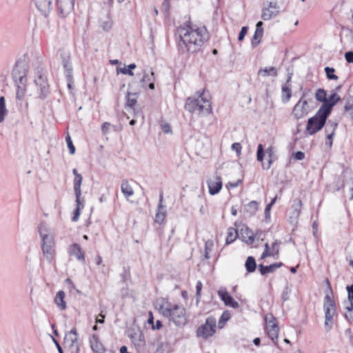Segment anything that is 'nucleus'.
<instances>
[{
    "mask_svg": "<svg viewBox=\"0 0 353 353\" xmlns=\"http://www.w3.org/2000/svg\"><path fill=\"white\" fill-rule=\"evenodd\" d=\"M114 128V126L109 122H105L101 125V131L103 134L106 135L110 132L111 128Z\"/></svg>",
    "mask_w": 353,
    "mask_h": 353,
    "instance_id": "nucleus-47",
    "label": "nucleus"
},
{
    "mask_svg": "<svg viewBox=\"0 0 353 353\" xmlns=\"http://www.w3.org/2000/svg\"><path fill=\"white\" fill-rule=\"evenodd\" d=\"M259 208V203L256 201H252L244 207V211L250 216L256 214Z\"/></svg>",
    "mask_w": 353,
    "mask_h": 353,
    "instance_id": "nucleus-30",
    "label": "nucleus"
},
{
    "mask_svg": "<svg viewBox=\"0 0 353 353\" xmlns=\"http://www.w3.org/2000/svg\"><path fill=\"white\" fill-rule=\"evenodd\" d=\"M209 188V193L211 195H214L219 192L222 188V180L219 176H215L213 179L208 181Z\"/></svg>",
    "mask_w": 353,
    "mask_h": 353,
    "instance_id": "nucleus-18",
    "label": "nucleus"
},
{
    "mask_svg": "<svg viewBox=\"0 0 353 353\" xmlns=\"http://www.w3.org/2000/svg\"><path fill=\"white\" fill-rule=\"evenodd\" d=\"M57 6L59 14L65 17L73 10L74 0H57Z\"/></svg>",
    "mask_w": 353,
    "mask_h": 353,
    "instance_id": "nucleus-14",
    "label": "nucleus"
},
{
    "mask_svg": "<svg viewBox=\"0 0 353 353\" xmlns=\"http://www.w3.org/2000/svg\"><path fill=\"white\" fill-rule=\"evenodd\" d=\"M327 92L324 89L319 88L315 94V98L318 101L322 102L324 103L325 101L327 99Z\"/></svg>",
    "mask_w": 353,
    "mask_h": 353,
    "instance_id": "nucleus-40",
    "label": "nucleus"
},
{
    "mask_svg": "<svg viewBox=\"0 0 353 353\" xmlns=\"http://www.w3.org/2000/svg\"><path fill=\"white\" fill-rule=\"evenodd\" d=\"M90 343L92 350L94 353H104L105 349L102 343L99 341V337L93 334L90 339Z\"/></svg>",
    "mask_w": 353,
    "mask_h": 353,
    "instance_id": "nucleus-23",
    "label": "nucleus"
},
{
    "mask_svg": "<svg viewBox=\"0 0 353 353\" xmlns=\"http://www.w3.org/2000/svg\"><path fill=\"white\" fill-rule=\"evenodd\" d=\"M290 290L288 286H285L282 293V299L283 301H286L290 299Z\"/></svg>",
    "mask_w": 353,
    "mask_h": 353,
    "instance_id": "nucleus-50",
    "label": "nucleus"
},
{
    "mask_svg": "<svg viewBox=\"0 0 353 353\" xmlns=\"http://www.w3.org/2000/svg\"><path fill=\"white\" fill-rule=\"evenodd\" d=\"M80 216V210L79 208H77L74 212V216L72 217L73 221H77Z\"/></svg>",
    "mask_w": 353,
    "mask_h": 353,
    "instance_id": "nucleus-60",
    "label": "nucleus"
},
{
    "mask_svg": "<svg viewBox=\"0 0 353 353\" xmlns=\"http://www.w3.org/2000/svg\"><path fill=\"white\" fill-rule=\"evenodd\" d=\"M166 217V210L163 205V194H160L158 210L155 215V222L161 224Z\"/></svg>",
    "mask_w": 353,
    "mask_h": 353,
    "instance_id": "nucleus-21",
    "label": "nucleus"
},
{
    "mask_svg": "<svg viewBox=\"0 0 353 353\" xmlns=\"http://www.w3.org/2000/svg\"><path fill=\"white\" fill-rule=\"evenodd\" d=\"M272 207V206L270 204H268L265 207V216L266 219L270 218V210H271Z\"/></svg>",
    "mask_w": 353,
    "mask_h": 353,
    "instance_id": "nucleus-63",
    "label": "nucleus"
},
{
    "mask_svg": "<svg viewBox=\"0 0 353 353\" xmlns=\"http://www.w3.org/2000/svg\"><path fill=\"white\" fill-rule=\"evenodd\" d=\"M337 127V123L329 121L325 128V132L327 133L326 144L332 146V138L334 135V131Z\"/></svg>",
    "mask_w": 353,
    "mask_h": 353,
    "instance_id": "nucleus-26",
    "label": "nucleus"
},
{
    "mask_svg": "<svg viewBox=\"0 0 353 353\" xmlns=\"http://www.w3.org/2000/svg\"><path fill=\"white\" fill-rule=\"evenodd\" d=\"M63 345L70 353H79V345L78 343V334L76 328L68 332L64 338Z\"/></svg>",
    "mask_w": 353,
    "mask_h": 353,
    "instance_id": "nucleus-8",
    "label": "nucleus"
},
{
    "mask_svg": "<svg viewBox=\"0 0 353 353\" xmlns=\"http://www.w3.org/2000/svg\"><path fill=\"white\" fill-rule=\"evenodd\" d=\"M347 291L348 293V299L350 301H353V284L347 286Z\"/></svg>",
    "mask_w": 353,
    "mask_h": 353,
    "instance_id": "nucleus-57",
    "label": "nucleus"
},
{
    "mask_svg": "<svg viewBox=\"0 0 353 353\" xmlns=\"http://www.w3.org/2000/svg\"><path fill=\"white\" fill-rule=\"evenodd\" d=\"M34 82L37 88L38 98L41 100L45 99L50 92V85L46 75L41 71H39L37 73Z\"/></svg>",
    "mask_w": 353,
    "mask_h": 353,
    "instance_id": "nucleus-7",
    "label": "nucleus"
},
{
    "mask_svg": "<svg viewBox=\"0 0 353 353\" xmlns=\"http://www.w3.org/2000/svg\"><path fill=\"white\" fill-rule=\"evenodd\" d=\"M341 101V97L336 93H332L324 103L321 105L320 109L326 112L327 114H330L333 107Z\"/></svg>",
    "mask_w": 353,
    "mask_h": 353,
    "instance_id": "nucleus-15",
    "label": "nucleus"
},
{
    "mask_svg": "<svg viewBox=\"0 0 353 353\" xmlns=\"http://www.w3.org/2000/svg\"><path fill=\"white\" fill-rule=\"evenodd\" d=\"M186 110L198 115H208L212 111L211 103L206 99L204 94L197 97H188L185 105Z\"/></svg>",
    "mask_w": 353,
    "mask_h": 353,
    "instance_id": "nucleus-3",
    "label": "nucleus"
},
{
    "mask_svg": "<svg viewBox=\"0 0 353 353\" xmlns=\"http://www.w3.org/2000/svg\"><path fill=\"white\" fill-rule=\"evenodd\" d=\"M308 112V101L300 99L294 105L292 114L295 119L299 120L307 115Z\"/></svg>",
    "mask_w": 353,
    "mask_h": 353,
    "instance_id": "nucleus-13",
    "label": "nucleus"
},
{
    "mask_svg": "<svg viewBox=\"0 0 353 353\" xmlns=\"http://www.w3.org/2000/svg\"><path fill=\"white\" fill-rule=\"evenodd\" d=\"M39 232L42 240L43 256L48 262H51L54 254L53 237L49 234L46 224L44 223L40 224Z\"/></svg>",
    "mask_w": 353,
    "mask_h": 353,
    "instance_id": "nucleus-4",
    "label": "nucleus"
},
{
    "mask_svg": "<svg viewBox=\"0 0 353 353\" xmlns=\"http://www.w3.org/2000/svg\"><path fill=\"white\" fill-rule=\"evenodd\" d=\"M283 265V263H276L270 265H263L262 264L259 265V270L261 275H265L268 273L274 272L277 268H281Z\"/></svg>",
    "mask_w": 353,
    "mask_h": 353,
    "instance_id": "nucleus-24",
    "label": "nucleus"
},
{
    "mask_svg": "<svg viewBox=\"0 0 353 353\" xmlns=\"http://www.w3.org/2000/svg\"><path fill=\"white\" fill-rule=\"evenodd\" d=\"M160 125L165 134L172 133V128L169 123L162 121Z\"/></svg>",
    "mask_w": 353,
    "mask_h": 353,
    "instance_id": "nucleus-48",
    "label": "nucleus"
},
{
    "mask_svg": "<svg viewBox=\"0 0 353 353\" xmlns=\"http://www.w3.org/2000/svg\"><path fill=\"white\" fill-rule=\"evenodd\" d=\"M248 27L247 26H243L242 27L239 34V37H238V40L239 41H243L245 36L246 35L247 32H248Z\"/></svg>",
    "mask_w": 353,
    "mask_h": 353,
    "instance_id": "nucleus-51",
    "label": "nucleus"
},
{
    "mask_svg": "<svg viewBox=\"0 0 353 353\" xmlns=\"http://www.w3.org/2000/svg\"><path fill=\"white\" fill-rule=\"evenodd\" d=\"M345 332L347 335H348L350 343L353 346V335L352 334L351 330L347 329Z\"/></svg>",
    "mask_w": 353,
    "mask_h": 353,
    "instance_id": "nucleus-64",
    "label": "nucleus"
},
{
    "mask_svg": "<svg viewBox=\"0 0 353 353\" xmlns=\"http://www.w3.org/2000/svg\"><path fill=\"white\" fill-rule=\"evenodd\" d=\"M137 93L128 92L126 96V105H128V107L134 109L135 105L137 103Z\"/></svg>",
    "mask_w": 353,
    "mask_h": 353,
    "instance_id": "nucleus-34",
    "label": "nucleus"
},
{
    "mask_svg": "<svg viewBox=\"0 0 353 353\" xmlns=\"http://www.w3.org/2000/svg\"><path fill=\"white\" fill-rule=\"evenodd\" d=\"M329 116L319 108L314 116L308 119L305 128L306 132L310 135H313L320 131L325 125Z\"/></svg>",
    "mask_w": 353,
    "mask_h": 353,
    "instance_id": "nucleus-5",
    "label": "nucleus"
},
{
    "mask_svg": "<svg viewBox=\"0 0 353 353\" xmlns=\"http://www.w3.org/2000/svg\"><path fill=\"white\" fill-rule=\"evenodd\" d=\"M148 76H150V74H148L145 72L143 77L141 79V82L142 83L143 86H145L146 83L148 82Z\"/></svg>",
    "mask_w": 353,
    "mask_h": 353,
    "instance_id": "nucleus-62",
    "label": "nucleus"
},
{
    "mask_svg": "<svg viewBox=\"0 0 353 353\" xmlns=\"http://www.w3.org/2000/svg\"><path fill=\"white\" fill-rule=\"evenodd\" d=\"M231 148L236 152L237 156H240L241 153V145L239 143H234L232 145Z\"/></svg>",
    "mask_w": 353,
    "mask_h": 353,
    "instance_id": "nucleus-53",
    "label": "nucleus"
},
{
    "mask_svg": "<svg viewBox=\"0 0 353 353\" xmlns=\"http://www.w3.org/2000/svg\"><path fill=\"white\" fill-rule=\"evenodd\" d=\"M263 23L262 21H259L256 26V31L259 33L263 34Z\"/></svg>",
    "mask_w": 353,
    "mask_h": 353,
    "instance_id": "nucleus-59",
    "label": "nucleus"
},
{
    "mask_svg": "<svg viewBox=\"0 0 353 353\" xmlns=\"http://www.w3.org/2000/svg\"><path fill=\"white\" fill-rule=\"evenodd\" d=\"M154 72H151L150 73V76H148V83H149L148 87L150 90L154 89Z\"/></svg>",
    "mask_w": 353,
    "mask_h": 353,
    "instance_id": "nucleus-54",
    "label": "nucleus"
},
{
    "mask_svg": "<svg viewBox=\"0 0 353 353\" xmlns=\"http://www.w3.org/2000/svg\"><path fill=\"white\" fill-rule=\"evenodd\" d=\"M323 308L325 310V324L327 325L328 322L333 320V316L336 312V305L332 296L326 294L324 299Z\"/></svg>",
    "mask_w": 353,
    "mask_h": 353,
    "instance_id": "nucleus-12",
    "label": "nucleus"
},
{
    "mask_svg": "<svg viewBox=\"0 0 353 353\" xmlns=\"http://www.w3.org/2000/svg\"><path fill=\"white\" fill-rule=\"evenodd\" d=\"M17 88L16 98L19 100H22L26 92V83H15Z\"/></svg>",
    "mask_w": 353,
    "mask_h": 353,
    "instance_id": "nucleus-36",
    "label": "nucleus"
},
{
    "mask_svg": "<svg viewBox=\"0 0 353 353\" xmlns=\"http://www.w3.org/2000/svg\"><path fill=\"white\" fill-rule=\"evenodd\" d=\"M121 189L122 193L124 194L125 198L128 199V198L134 194V191L132 187L130 185L129 183L126 180H123L121 182Z\"/></svg>",
    "mask_w": 353,
    "mask_h": 353,
    "instance_id": "nucleus-31",
    "label": "nucleus"
},
{
    "mask_svg": "<svg viewBox=\"0 0 353 353\" xmlns=\"http://www.w3.org/2000/svg\"><path fill=\"white\" fill-rule=\"evenodd\" d=\"M218 295L223 301L225 305L234 309H236L239 307V303L233 299V297L227 292L225 289L219 290L218 291Z\"/></svg>",
    "mask_w": 353,
    "mask_h": 353,
    "instance_id": "nucleus-17",
    "label": "nucleus"
},
{
    "mask_svg": "<svg viewBox=\"0 0 353 353\" xmlns=\"http://www.w3.org/2000/svg\"><path fill=\"white\" fill-rule=\"evenodd\" d=\"M279 13V7L276 1H268L263 3L261 18L264 21L270 20Z\"/></svg>",
    "mask_w": 353,
    "mask_h": 353,
    "instance_id": "nucleus-11",
    "label": "nucleus"
},
{
    "mask_svg": "<svg viewBox=\"0 0 353 353\" xmlns=\"http://www.w3.org/2000/svg\"><path fill=\"white\" fill-rule=\"evenodd\" d=\"M265 152L268 154L269 159H268V164L266 165L264 164H262V166H263V169L268 170L271 167L272 162H273V148L269 147L266 150Z\"/></svg>",
    "mask_w": 353,
    "mask_h": 353,
    "instance_id": "nucleus-41",
    "label": "nucleus"
},
{
    "mask_svg": "<svg viewBox=\"0 0 353 353\" xmlns=\"http://www.w3.org/2000/svg\"><path fill=\"white\" fill-rule=\"evenodd\" d=\"M83 181L82 176L79 174L78 175L76 174L74 179V192L76 197L81 196V186Z\"/></svg>",
    "mask_w": 353,
    "mask_h": 353,
    "instance_id": "nucleus-33",
    "label": "nucleus"
},
{
    "mask_svg": "<svg viewBox=\"0 0 353 353\" xmlns=\"http://www.w3.org/2000/svg\"><path fill=\"white\" fill-rule=\"evenodd\" d=\"M282 101L287 103L290 101L292 97L291 85L284 84L282 85Z\"/></svg>",
    "mask_w": 353,
    "mask_h": 353,
    "instance_id": "nucleus-32",
    "label": "nucleus"
},
{
    "mask_svg": "<svg viewBox=\"0 0 353 353\" xmlns=\"http://www.w3.org/2000/svg\"><path fill=\"white\" fill-rule=\"evenodd\" d=\"M129 336L138 351L143 350L145 346V341L141 331H134L133 333L130 334Z\"/></svg>",
    "mask_w": 353,
    "mask_h": 353,
    "instance_id": "nucleus-16",
    "label": "nucleus"
},
{
    "mask_svg": "<svg viewBox=\"0 0 353 353\" xmlns=\"http://www.w3.org/2000/svg\"><path fill=\"white\" fill-rule=\"evenodd\" d=\"M245 267L248 272H254L256 268L255 259L253 256H248L246 259Z\"/></svg>",
    "mask_w": 353,
    "mask_h": 353,
    "instance_id": "nucleus-35",
    "label": "nucleus"
},
{
    "mask_svg": "<svg viewBox=\"0 0 353 353\" xmlns=\"http://www.w3.org/2000/svg\"><path fill=\"white\" fill-rule=\"evenodd\" d=\"M345 58L347 63H353V51H349L345 52Z\"/></svg>",
    "mask_w": 353,
    "mask_h": 353,
    "instance_id": "nucleus-55",
    "label": "nucleus"
},
{
    "mask_svg": "<svg viewBox=\"0 0 353 353\" xmlns=\"http://www.w3.org/2000/svg\"><path fill=\"white\" fill-rule=\"evenodd\" d=\"M280 243H279L277 241H275L272 245V248H270V253H272V256H276V258L278 257V255H279V244Z\"/></svg>",
    "mask_w": 353,
    "mask_h": 353,
    "instance_id": "nucleus-44",
    "label": "nucleus"
},
{
    "mask_svg": "<svg viewBox=\"0 0 353 353\" xmlns=\"http://www.w3.org/2000/svg\"><path fill=\"white\" fill-rule=\"evenodd\" d=\"M345 110L349 112L350 117L353 120V104L347 102L345 105Z\"/></svg>",
    "mask_w": 353,
    "mask_h": 353,
    "instance_id": "nucleus-52",
    "label": "nucleus"
},
{
    "mask_svg": "<svg viewBox=\"0 0 353 353\" xmlns=\"http://www.w3.org/2000/svg\"><path fill=\"white\" fill-rule=\"evenodd\" d=\"M238 232L236 229L230 227L228 229V234L226 237V243H232L237 237Z\"/></svg>",
    "mask_w": 353,
    "mask_h": 353,
    "instance_id": "nucleus-37",
    "label": "nucleus"
},
{
    "mask_svg": "<svg viewBox=\"0 0 353 353\" xmlns=\"http://www.w3.org/2000/svg\"><path fill=\"white\" fill-rule=\"evenodd\" d=\"M215 330L216 320L212 317H209L206 319L205 324L202 325L197 329V336L207 339L214 334Z\"/></svg>",
    "mask_w": 353,
    "mask_h": 353,
    "instance_id": "nucleus-10",
    "label": "nucleus"
},
{
    "mask_svg": "<svg viewBox=\"0 0 353 353\" xmlns=\"http://www.w3.org/2000/svg\"><path fill=\"white\" fill-rule=\"evenodd\" d=\"M325 72L326 74V77L328 79L330 80H337L338 77L334 74L335 70L333 68L325 67Z\"/></svg>",
    "mask_w": 353,
    "mask_h": 353,
    "instance_id": "nucleus-42",
    "label": "nucleus"
},
{
    "mask_svg": "<svg viewBox=\"0 0 353 353\" xmlns=\"http://www.w3.org/2000/svg\"><path fill=\"white\" fill-rule=\"evenodd\" d=\"M7 114L8 110L6 107L5 97L2 96L0 97V123L4 121Z\"/></svg>",
    "mask_w": 353,
    "mask_h": 353,
    "instance_id": "nucleus-38",
    "label": "nucleus"
},
{
    "mask_svg": "<svg viewBox=\"0 0 353 353\" xmlns=\"http://www.w3.org/2000/svg\"><path fill=\"white\" fill-rule=\"evenodd\" d=\"M37 8L40 12L47 16L52 8V0H34Z\"/></svg>",
    "mask_w": 353,
    "mask_h": 353,
    "instance_id": "nucleus-20",
    "label": "nucleus"
},
{
    "mask_svg": "<svg viewBox=\"0 0 353 353\" xmlns=\"http://www.w3.org/2000/svg\"><path fill=\"white\" fill-rule=\"evenodd\" d=\"M302 201L299 199H296L294 201V203L292 206V212L291 218H294L295 219H298L300 216L301 208H302Z\"/></svg>",
    "mask_w": 353,
    "mask_h": 353,
    "instance_id": "nucleus-29",
    "label": "nucleus"
},
{
    "mask_svg": "<svg viewBox=\"0 0 353 353\" xmlns=\"http://www.w3.org/2000/svg\"><path fill=\"white\" fill-rule=\"evenodd\" d=\"M65 299V292L62 290L59 291L55 296L54 302L57 304V307L63 310L66 308V303L64 301Z\"/></svg>",
    "mask_w": 353,
    "mask_h": 353,
    "instance_id": "nucleus-28",
    "label": "nucleus"
},
{
    "mask_svg": "<svg viewBox=\"0 0 353 353\" xmlns=\"http://www.w3.org/2000/svg\"><path fill=\"white\" fill-rule=\"evenodd\" d=\"M242 181L241 180H238L236 183H231V182H229L227 183L226 185V187L228 188H236L237 187L240 183H241Z\"/></svg>",
    "mask_w": 353,
    "mask_h": 353,
    "instance_id": "nucleus-61",
    "label": "nucleus"
},
{
    "mask_svg": "<svg viewBox=\"0 0 353 353\" xmlns=\"http://www.w3.org/2000/svg\"><path fill=\"white\" fill-rule=\"evenodd\" d=\"M265 320L266 322V332L268 336L274 344H277L279 327L276 322V319L272 314H270L265 316Z\"/></svg>",
    "mask_w": 353,
    "mask_h": 353,
    "instance_id": "nucleus-9",
    "label": "nucleus"
},
{
    "mask_svg": "<svg viewBox=\"0 0 353 353\" xmlns=\"http://www.w3.org/2000/svg\"><path fill=\"white\" fill-rule=\"evenodd\" d=\"M137 67L135 63H131L130 64L128 68H117V73H122L124 74H128L130 76H133L134 72H132V70L135 69Z\"/></svg>",
    "mask_w": 353,
    "mask_h": 353,
    "instance_id": "nucleus-39",
    "label": "nucleus"
},
{
    "mask_svg": "<svg viewBox=\"0 0 353 353\" xmlns=\"http://www.w3.org/2000/svg\"><path fill=\"white\" fill-rule=\"evenodd\" d=\"M180 41L179 48L181 52L194 53L199 52L204 43L209 39L205 27L187 25L178 29Z\"/></svg>",
    "mask_w": 353,
    "mask_h": 353,
    "instance_id": "nucleus-1",
    "label": "nucleus"
},
{
    "mask_svg": "<svg viewBox=\"0 0 353 353\" xmlns=\"http://www.w3.org/2000/svg\"><path fill=\"white\" fill-rule=\"evenodd\" d=\"M257 75L261 77H267L269 76L276 77L278 75V71L277 69L273 66L261 68L259 70Z\"/></svg>",
    "mask_w": 353,
    "mask_h": 353,
    "instance_id": "nucleus-27",
    "label": "nucleus"
},
{
    "mask_svg": "<svg viewBox=\"0 0 353 353\" xmlns=\"http://www.w3.org/2000/svg\"><path fill=\"white\" fill-rule=\"evenodd\" d=\"M65 141H66L67 145L69 149L70 153L71 154H74L75 153L76 150H75L74 145H73L71 137L69 134L66 137Z\"/></svg>",
    "mask_w": 353,
    "mask_h": 353,
    "instance_id": "nucleus-45",
    "label": "nucleus"
},
{
    "mask_svg": "<svg viewBox=\"0 0 353 353\" xmlns=\"http://www.w3.org/2000/svg\"><path fill=\"white\" fill-rule=\"evenodd\" d=\"M65 77H66V79L68 81V83H67L68 88L70 90H71L72 88L73 83H74L73 76Z\"/></svg>",
    "mask_w": 353,
    "mask_h": 353,
    "instance_id": "nucleus-58",
    "label": "nucleus"
},
{
    "mask_svg": "<svg viewBox=\"0 0 353 353\" xmlns=\"http://www.w3.org/2000/svg\"><path fill=\"white\" fill-rule=\"evenodd\" d=\"M293 157L296 160L301 161V160H303L305 158V154L303 152H301V151H298V152H296L293 154Z\"/></svg>",
    "mask_w": 353,
    "mask_h": 353,
    "instance_id": "nucleus-56",
    "label": "nucleus"
},
{
    "mask_svg": "<svg viewBox=\"0 0 353 353\" xmlns=\"http://www.w3.org/2000/svg\"><path fill=\"white\" fill-rule=\"evenodd\" d=\"M69 252L71 255L74 256L77 259L83 263L85 262V254L82 251L81 246L78 243H73L70 246Z\"/></svg>",
    "mask_w": 353,
    "mask_h": 353,
    "instance_id": "nucleus-22",
    "label": "nucleus"
},
{
    "mask_svg": "<svg viewBox=\"0 0 353 353\" xmlns=\"http://www.w3.org/2000/svg\"><path fill=\"white\" fill-rule=\"evenodd\" d=\"M28 70V63L24 59L18 60L15 63L12 72L14 83H26Z\"/></svg>",
    "mask_w": 353,
    "mask_h": 353,
    "instance_id": "nucleus-6",
    "label": "nucleus"
},
{
    "mask_svg": "<svg viewBox=\"0 0 353 353\" xmlns=\"http://www.w3.org/2000/svg\"><path fill=\"white\" fill-rule=\"evenodd\" d=\"M201 290H202V283L200 281H198L196 285V301H199L201 295Z\"/></svg>",
    "mask_w": 353,
    "mask_h": 353,
    "instance_id": "nucleus-49",
    "label": "nucleus"
},
{
    "mask_svg": "<svg viewBox=\"0 0 353 353\" xmlns=\"http://www.w3.org/2000/svg\"><path fill=\"white\" fill-rule=\"evenodd\" d=\"M99 26L102 28L103 30L108 32L111 30L113 22L111 19V17L109 14H106L103 17L99 19Z\"/></svg>",
    "mask_w": 353,
    "mask_h": 353,
    "instance_id": "nucleus-25",
    "label": "nucleus"
},
{
    "mask_svg": "<svg viewBox=\"0 0 353 353\" xmlns=\"http://www.w3.org/2000/svg\"><path fill=\"white\" fill-rule=\"evenodd\" d=\"M160 311L164 316L169 318L170 321L178 327L184 326L187 323L188 316L183 306L167 303L161 306Z\"/></svg>",
    "mask_w": 353,
    "mask_h": 353,
    "instance_id": "nucleus-2",
    "label": "nucleus"
},
{
    "mask_svg": "<svg viewBox=\"0 0 353 353\" xmlns=\"http://www.w3.org/2000/svg\"><path fill=\"white\" fill-rule=\"evenodd\" d=\"M61 63L64 68V73L65 77H70L72 75V65L71 63L70 56L68 53L61 54Z\"/></svg>",
    "mask_w": 353,
    "mask_h": 353,
    "instance_id": "nucleus-19",
    "label": "nucleus"
},
{
    "mask_svg": "<svg viewBox=\"0 0 353 353\" xmlns=\"http://www.w3.org/2000/svg\"><path fill=\"white\" fill-rule=\"evenodd\" d=\"M263 34L257 32L255 30L254 34L252 39V45L253 47H256L260 43Z\"/></svg>",
    "mask_w": 353,
    "mask_h": 353,
    "instance_id": "nucleus-43",
    "label": "nucleus"
},
{
    "mask_svg": "<svg viewBox=\"0 0 353 353\" xmlns=\"http://www.w3.org/2000/svg\"><path fill=\"white\" fill-rule=\"evenodd\" d=\"M264 157V149L262 144H259L257 148L256 159L259 161L262 162Z\"/></svg>",
    "mask_w": 353,
    "mask_h": 353,
    "instance_id": "nucleus-46",
    "label": "nucleus"
}]
</instances>
